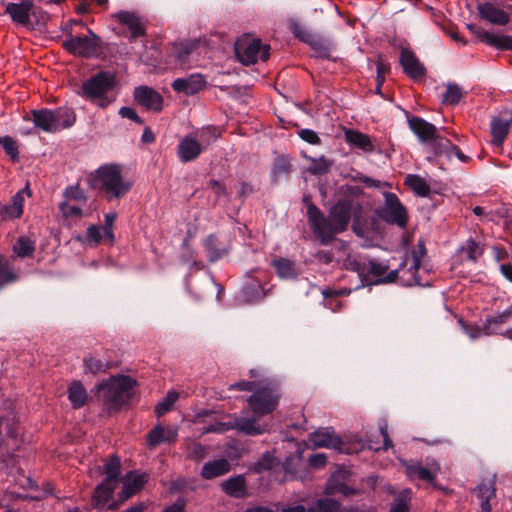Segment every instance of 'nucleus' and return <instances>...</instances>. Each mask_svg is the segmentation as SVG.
<instances>
[{
	"mask_svg": "<svg viewBox=\"0 0 512 512\" xmlns=\"http://www.w3.org/2000/svg\"><path fill=\"white\" fill-rule=\"evenodd\" d=\"M361 205L351 199H339L326 216L315 204L307 205V218L314 236L322 245L332 243L337 234L348 229L352 217L359 218Z\"/></svg>",
	"mask_w": 512,
	"mask_h": 512,
	"instance_id": "f257e3e1",
	"label": "nucleus"
},
{
	"mask_svg": "<svg viewBox=\"0 0 512 512\" xmlns=\"http://www.w3.org/2000/svg\"><path fill=\"white\" fill-rule=\"evenodd\" d=\"M135 385L136 381L129 376H111L96 386V398L106 410H118L128 403Z\"/></svg>",
	"mask_w": 512,
	"mask_h": 512,
	"instance_id": "f03ea898",
	"label": "nucleus"
},
{
	"mask_svg": "<svg viewBox=\"0 0 512 512\" xmlns=\"http://www.w3.org/2000/svg\"><path fill=\"white\" fill-rule=\"evenodd\" d=\"M91 183L94 188L103 191L109 201L122 198L132 187V183L123 177L118 164L100 166L91 174Z\"/></svg>",
	"mask_w": 512,
	"mask_h": 512,
	"instance_id": "7ed1b4c3",
	"label": "nucleus"
},
{
	"mask_svg": "<svg viewBox=\"0 0 512 512\" xmlns=\"http://www.w3.org/2000/svg\"><path fill=\"white\" fill-rule=\"evenodd\" d=\"M115 85L114 75L101 71L82 84V96L104 108L115 100L111 95Z\"/></svg>",
	"mask_w": 512,
	"mask_h": 512,
	"instance_id": "20e7f679",
	"label": "nucleus"
},
{
	"mask_svg": "<svg viewBox=\"0 0 512 512\" xmlns=\"http://www.w3.org/2000/svg\"><path fill=\"white\" fill-rule=\"evenodd\" d=\"M31 114L34 125L49 133L70 128L76 121L75 112L70 108L33 110Z\"/></svg>",
	"mask_w": 512,
	"mask_h": 512,
	"instance_id": "39448f33",
	"label": "nucleus"
},
{
	"mask_svg": "<svg viewBox=\"0 0 512 512\" xmlns=\"http://www.w3.org/2000/svg\"><path fill=\"white\" fill-rule=\"evenodd\" d=\"M280 394L275 384L261 381L257 389L248 397L247 403L254 414V418L267 415L276 410ZM258 422V420H256Z\"/></svg>",
	"mask_w": 512,
	"mask_h": 512,
	"instance_id": "423d86ee",
	"label": "nucleus"
},
{
	"mask_svg": "<svg viewBox=\"0 0 512 512\" xmlns=\"http://www.w3.org/2000/svg\"><path fill=\"white\" fill-rule=\"evenodd\" d=\"M235 53L241 63L251 65L268 59L269 46L263 45L259 39L244 36L235 43Z\"/></svg>",
	"mask_w": 512,
	"mask_h": 512,
	"instance_id": "0eeeda50",
	"label": "nucleus"
},
{
	"mask_svg": "<svg viewBox=\"0 0 512 512\" xmlns=\"http://www.w3.org/2000/svg\"><path fill=\"white\" fill-rule=\"evenodd\" d=\"M236 429L246 435H260L267 431V426L256 421L254 417H235L233 421L217 422L203 428L202 433H222Z\"/></svg>",
	"mask_w": 512,
	"mask_h": 512,
	"instance_id": "6e6552de",
	"label": "nucleus"
},
{
	"mask_svg": "<svg viewBox=\"0 0 512 512\" xmlns=\"http://www.w3.org/2000/svg\"><path fill=\"white\" fill-rule=\"evenodd\" d=\"M384 200V205L378 210V216L389 224L405 228L408 223V214L398 196L392 192H385Z\"/></svg>",
	"mask_w": 512,
	"mask_h": 512,
	"instance_id": "1a4fd4ad",
	"label": "nucleus"
},
{
	"mask_svg": "<svg viewBox=\"0 0 512 512\" xmlns=\"http://www.w3.org/2000/svg\"><path fill=\"white\" fill-rule=\"evenodd\" d=\"M101 39L90 29L85 36H72L65 40L63 47L71 54L80 57H93L98 55Z\"/></svg>",
	"mask_w": 512,
	"mask_h": 512,
	"instance_id": "9d476101",
	"label": "nucleus"
},
{
	"mask_svg": "<svg viewBox=\"0 0 512 512\" xmlns=\"http://www.w3.org/2000/svg\"><path fill=\"white\" fill-rule=\"evenodd\" d=\"M478 12L480 17L494 25H506L512 15V5L507 4L503 7H498L492 2H485L478 5Z\"/></svg>",
	"mask_w": 512,
	"mask_h": 512,
	"instance_id": "9b49d317",
	"label": "nucleus"
},
{
	"mask_svg": "<svg viewBox=\"0 0 512 512\" xmlns=\"http://www.w3.org/2000/svg\"><path fill=\"white\" fill-rule=\"evenodd\" d=\"M426 254V248L424 243L419 242L417 248L412 251V264L406 270H401V281L407 286L412 285H425L419 276V270L421 266L422 258Z\"/></svg>",
	"mask_w": 512,
	"mask_h": 512,
	"instance_id": "f8f14e48",
	"label": "nucleus"
},
{
	"mask_svg": "<svg viewBox=\"0 0 512 512\" xmlns=\"http://www.w3.org/2000/svg\"><path fill=\"white\" fill-rule=\"evenodd\" d=\"M114 17L119 23L128 28L131 40L145 35L146 22L138 14L130 11H120L116 13Z\"/></svg>",
	"mask_w": 512,
	"mask_h": 512,
	"instance_id": "ddd939ff",
	"label": "nucleus"
},
{
	"mask_svg": "<svg viewBox=\"0 0 512 512\" xmlns=\"http://www.w3.org/2000/svg\"><path fill=\"white\" fill-rule=\"evenodd\" d=\"M400 63L405 74L411 79L418 80L425 76V67L420 63L415 53L410 49L402 48Z\"/></svg>",
	"mask_w": 512,
	"mask_h": 512,
	"instance_id": "4468645a",
	"label": "nucleus"
},
{
	"mask_svg": "<svg viewBox=\"0 0 512 512\" xmlns=\"http://www.w3.org/2000/svg\"><path fill=\"white\" fill-rule=\"evenodd\" d=\"M135 101L147 110L159 112L162 109L163 98L152 88L141 86L134 91Z\"/></svg>",
	"mask_w": 512,
	"mask_h": 512,
	"instance_id": "2eb2a0df",
	"label": "nucleus"
},
{
	"mask_svg": "<svg viewBox=\"0 0 512 512\" xmlns=\"http://www.w3.org/2000/svg\"><path fill=\"white\" fill-rule=\"evenodd\" d=\"M26 189L18 191L12 198L10 203H0V222L18 219L23 214V206Z\"/></svg>",
	"mask_w": 512,
	"mask_h": 512,
	"instance_id": "dca6fc26",
	"label": "nucleus"
},
{
	"mask_svg": "<svg viewBox=\"0 0 512 512\" xmlns=\"http://www.w3.org/2000/svg\"><path fill=\"white\" fill-rule=\"evenodd\" d=\"M177 435V428L171 426L164 427L158 424L148 433L146 443L149 448L153 449L162 443L175 442Z\"/></svg>",
	"mask_w": 512,
	"mask_h": 512,
	"instance_id": "f3484780",
	"label": "nucleus"
},
{
	"mask_svg": "<svg viewBox=\"0 0 512 512\" xmlns=\"http://www.w3.org/2000/svg\"><path fill=\"white\" fill-rule=\"evenodd\" d=\"M33 8V0H21L19 3H8L5 7V14H8L12 21L20 25L30 23V12Z\"/></svg>",
	"mask_w": 512,
	"mask_h": 512,
	"instance_id": "a211bd4d",
	"label": "nucleus"
},
{
	"mask_svg": "<svg viewBox=\"0 0 512 512\" xmlns=\"http://www.w3.org/2000/svg\"><path fill=\"white\" fill-rule=\"evenodd\" d=\"M512 124V114L503 111L491 121V134L493 143L500 146L506 138Z\"/></svg>",
	"mask_w": 512,
	"mask_h": 512,
	"instance_id": "6ab92c4d",
	"label": "nucleus"
},
{
	"mask_svg": "<svg viewBox=\"0 0 512 512\" xmlns=\"http://www.w3.org/2000/svg\"><path fill=\"white\" fill-rule=\"evenodd\" d=\"M408 125L422 143L429 144L437 134V128L418 116L408 118Z\"/></svg>",
	"mask_w": 512,
	"mask_h": 512,
	"instance_id": "aec40b11",
	"label": "nucleus"
},
{
	"mask_svg": "<svg viewBox=\"0 0 512 512\" xmlns=\"http://www.w3.org/2000/svg\"><path fill=\"white\" fill-rule=\"evenodd\" d=\"M206 81L200 74H192L186 78H178L173 81L172 88L176 92L193 95L204 88Z\"/></svg>",
	"mask_w": 512,
	"mask_h": 512,
	"instance_id": "412c9836",
	"label": "nucleus"
},
{
	"mask_svg": "<svg viewBox=\"0 0 512 512\" xmlns=\"http://www.w3.org/2000/svg\"><path fill=\"white\" fill-rule=\"evenodd\" d=\"M309 440L316 447L340 449L341 440L330 428H322L310 434Z\"/></svg>",
	"mask_w": 512,
	"mask_h": 512,
	"instance_id": "4be33fe9",
	"label": "nucleus"
},
{
	"mask_svg": "<svg viewBox=\"0 0 512 512\" xmlns=\"http://www.w3.org/2000/svg\"><path fill=\"white\" fill-rule=\"evenodd\" d=\"M468 28L472 32L477 33L481 42L499 50L512 51V36H498L487 31H478L477 27L474 25H468Z\"/></svg>",
	"mask_w": 512,
	"mask_h": 512,
	"instance_id": "5701e85b",
	"label": "nucleus"
},
{
	"mask_svg": "<svg viewBox=\"0 0 512 512\" xmlns=\"http://www.w3.org/2000/svg\"><path fill=\"white\" fill-rule=\"evenodd\" d=\"M512 317V304L496 315L486 317L484 321V335H503L505 332L502 331L501 325L507 323Z\"/></svg>",
	"mask_w": 512,
	"mask_h": 512,
	"instance_id": "b1692460",
	"label": "nucleus"
},
{
	"mask_svg": "<svg viewBox=\"0 0 512 512\" xmlns=\"http://www.w3.org/2000/svg\"><path fill=\"white\" fill-rule=\"evenodd\" d=\"M117 485L112 483H107L103 481L98 484L95 488L94 495L92 498V504L95 508H108L115 509L117 505L114 503H109V499L113 494Z\"/></svg>",
	"mask_w": 512,
	"mask_h": 512,
	"instance_id": "393cba45",
	"label": "nucleus"
},
{
	"mask_svg": "<svg viewBox=\"0 0 512 512\" xmlns=\"http://www.w3.org/2000/svg\"><path fill=\"white\" fill-rule=\"evenodd\" d=\"M201 143L196 139L186 136L182 138L178 145V157L184 163L195 160L202 152Z\"/></svg>",
	"mask_w": 512,
	"mask_h": 512,
	"instance_id": "a878e982",
	"label": "nucleus"
},
{
	"mask_svg": "<svg viewBox=\"0 0 512 512\" xmlns=\"http://www.w3.org/2000/svg\"><path fill=\"white\" fill-rule=\"evenodd\" d=\"M231 469V465L227 459L221 458L206 462L201 469V476L210 480L227 474Z\"/></svg>",
	"mask_w": 512,
	"mask_h": 512,
	"instance_id": "bb28decb",
	"label": "nucleus"
},
{
	"mask_svg": "<svg viewBox=\"0 0 512 512\" xmlns=\"http://www.w3.org/2000/svg\"><path fill=\"white\" fill-rule=\"evenodd\" d=\"M147 481L146 474L129 473L123 480L122 500H126L142 489Z\"/></svg>",
	"mask_w": 512,
	"mask_h": 512,
	"instance_id": "cd10ccee",
	"label": "nucleus"
},
{
	"mask_svg": "<svg viewBox=\"0 0 512 512\" xmlns=\"http://www.w3.org/2000/svg\"><path fill=\"white\" fill-rule=\"evenodd\" d=\"M389 267L385 263L379 262L377 260H370L369 267L367 271L373 276L379 278V282L391 283L394 282L398 278L399 272L404 270L403 268L394 269L388 272Z\"/></svg>",
	"mask_w": 512,
	"mask_h": 512,
	"instance_id": "c85d7f7f",
	"label": "nucleus"
},
{
	"mask_svg": "<svg viewBox=\"0 0 512 512\" xmlns=\"http://www.w3.org/2000/svg\"><path fill=\"white\" fill-rule=\"evenodd\" d=\"M344 135L345 141L350 146L359 148L362 151L368 153L374 150V145L369 135L354 129H346Z\"/></svg>",
	"mask_w": 512,
	"mask_h": 512,
	"instance_id": "c756f323",
	"label": "nucleus"
},
{
	"mask_svg": "<svg viewBox=\"0 0 512 512\" xmlns=\"http://www.w3.org/2000/svg\"><path fill=\"white\" fill-rule=\"evenodd\" d=\"M429 146L436 156H445L448 159L453 157V150H456V145L438 133L429 143Z\"/></svg>",
	"mask_w": 512,
	"mask_h": 512,
	"instance_id": "7c9ffc66",
	"label": "nucleus"
},
{
	"mask_svg": "<svg viewBox=\"0 0 512 512\" xmlns=\"http://www.w3.org/2000/svg\"><path fill=\"white\" fill-rule=\"evenodd\" d=\"M67 394L74 409L81 408L86 404L88 395L80 381H73L68 387Z\"/></svg>",
	"mask_w": 512,
	"mask_h": 512,
	"instance_id": "2f4dec72",
	"label": "nucleus"
},
{
	"mask_svg": "<svg viewBox=\"0 0 512 512\" xmlns=\"http://www.w3.org/2000/svg\"><path fill=\"white\" fill-rule=\"evenodd\" d=\"M276 274L282 279L296 278L298 271L295 262L287 258H277L272 261Z\"/></svg>",
	"mask_w": 512,
	"mask_h": 512,
	"instance_id": "473e14b6",
	"label": "nucleus"
},
{
	"mask_svg": "<svg viewBox=\"0 0 512 512\" xmlns=\"http://www.w3.org/2000/svg\"><path fill=\"white\" fill-rule=\"evenodd\" d=\"M204 247L209 260L214 262L228 253V249L222 246L216 235H209L204 241Z\"/></svg>",
	"mask_w": 512,
	"mask_h": 512,
	"instance_id": "72a5a7b5",
	"label": "nucleus"
},
{
	"mask_svg": "<svg viewBox=\"0 0 512 512\" xmlns=\"http://www.w3.org/2000/svg\"><path fill=\"white\" fill-rule=\"evenodd\" d=\"M438 470V466H436V468L432 470L422 467L421 465L418 464L406 465V474L410 479L418 478L427 482L434 481Z\"/></svg>",
	"mask_w": 512,
	"mask_h": 512,
	"instance_id": "f704fd0d",
	"label": "nucleus"
},
{
	"mask_svg": "<svg viewBox=\"0 0 512 512\" xmlns=\"http://www.w3.org/2000/svg\"><path fill=\"white\" fill-rule=\"evenodd\" d=\"M35 241L29 236H20L13 245V253L16 257L24 259L33 256Z\"/></svg>",
	"mask_w": 512,
	"mask_h": 512,
	"instance_id": "c9c22d12",
	"label": "nucleus"
},
{
	"mask_svg": "<svg viewBox=\"0 0 512 512\" xmlns=\"http://www.w3.org/2000/svg\"><path fill=\"white\" fill-rule=\"evenodd\" d=\"M405 185L416 195L426 197L430 193V186L424 178L419 175L409 174L406 176Z\"/></svg>",
	"mask_w": 512,
	"mask_h": 512,
	"instance_id": "e433bc0d",
	"label": "nucleus"
},
{
	"mask_svg": "<svg viewBox=\"0 0 512 512\" xmlns=\"http://www.w3.org/2000/svg\"><path fill=\"white\" fill-rule=\"evenodd\" d=\"M83 365L85 373H91L93 375L106 372L109 368H111L110 362L102 361L101 359L92 354H88L84 357Z\"/></svg>",
	"mask_w": 512,
	"mask_h": 512,
	"instance_id": "4c0bfd02",
	"label": "nucleus"
},
{
	"mask_svg": "<svg viewBox=\"0 0 512 512\" xmlns=\"http://www.w3.org/2000/svg\"><path fill=\"white\" fill-rule=\"evenodd\" d=\"M196 48L195 41H185L175 43L173 45V56L179 63L181 67H184L187 63L188 56L192 53V51Z\"/></svg>",
	"mask_w": 512,
	"mask_h": 512,
	"instance_id": "58836bf2",
	"label": "nucleus"
},
{
	"mask_svg": "<svg viewBox=\"0 0 512 512\" xmlns=\"http://www.w3.org/2000/svg\"><path fill=\"white\" fill-rule=\"evenodd\" d=\"M120 468L121 463L118 457L114 456L107 460L104 464L105 479L103 481L117 485L120 476Z\"/></svg>",
	"mask_w": 512,
	"mask_h": 512,
	"instance_id": "ea45409f",
	"label": "nucleus"
},
{
	"mask_svg": "<svg viewBox=\"0 0 512 512\" xmlns=\"http://www.w3.org/2000/svg\"><path fill=\"white\" fill-rule=\"evenodd\" d=\"M460 251L466 255L468 260L475 263L483 255L484 247L481 243L469 238L461 247Z\"/></svg>",
	"mask_w": 512,
	"mask_h": 512,
	"instance_id": "a19ab883",
	"label": "nucleus"
},
{
	"mask_svg": "<svg viewBox=\"0 0 512 512\" xmlns=\"http://www.w3.org/2000/svg\"><path fill=\"white\" fill-rule=\"evenodd\" d=\"M63 196L65 198L64 201L77 203L84 206L86 205L88 200L85 191L82 188H80L78 184L66 187L63 192Z\"/></svg>",
	"mask_w": 512,
	"mask_h": 512,
	"instance_id": "79ce46f5",
	"label": "nucleus"
},
{
	"mask_svg": "<svg viewBox=\"0 0 512 512\" xmlns=\"http://www.w3.org/2000/svg\"><path fill=\"white\" fill-rule=\"evenodd\" d=\"M183 448L187 457L195 461L202 460L206 455V447L194 440H185Z\"/></svg>",
	"mask_w": 512,
	"mask_h": 512,
	"instance_id": "37998d69",
	"label": "nucleus"
},
{
	"mask_svg": "<svg viewBox=\"0 0 512 512\" xmlns=\"http://www.w3.org/2000/svg\"><path fill=\"white\" fill-rule=\"evenodd\" d=\"M222 489L231 496H240L245 490V479L243 476L229 478L222 483Z\"/></svg>",
	"mask_w": 512,
	"mask_h": 512,
	"instance_id": "c03bdc74",
	"label": "nucleus"
},
{
	"mask_svg": "<svg viewBox=\"0 0 512 512\" xmlns=\"http://www.w3.org/2000/svg\"><path fill=\"white\" fill-rule=\"evenodd\" d=\"M83 206L77 203L63 201L59 204V210L66 219L81 218L83 216Z\"/></svg>",
	"mask_w": 512,
	"mask_h": 512,
	"instance_id": "a18cd8bd",
	"label": "nucleus"
},
{
	"mask_svg": "<svg viewBox=\"0 0 512 512\" xmlns=\"http://www.w3.org/2000/svg\"><path fill=\"white\" fill-rule=\"evenodd\" d=\"M16 279L17 274L12 270L9 261L0 255V288Z\"/></svg>",
	"mask_w": 512,
	"mask_h": 512,
	"instance_id": "49530a36",
	"label": "nucleus"
},
{
	"mask_svg": "<svg viewBox=\"0 0 512 512\" xmlns=\"http://www.w3.org/2000/svg\"><path fill=\"white\" fill-rule=\"evenodd\" d=\"M0 146L13 161L19 159V146L14 138L8 135L0 136Z\"/></svg>",
	"mask_w": 512,
	"mask_h": 512,
	"instance_id": "de8ad7c7",
	"label": "nucleus"
},
{
	"mask_svg": "<svg viewBox=\"0 0 512 512\" xmlns=\"http://www.w3.org/2000/svg\"><path fill=\"white\" fill-rule=\"evenodd\" d=\"M411 490H403L395 499L390 512H409V501L411 499Z\"/></svg>",
	"mask_w": 512,
	"mask_h": 512,
	"instance_id": "09e8293b",
	"label": "nucleus"
},
{
	"mask_svg": "<svg viewBox=\"0 0 512 512\" xmlns=\"http://www.w3.org/2000/svg\"><path fill=\"white\" fill-rule=\"evenodd\" d=\"M342 265L349 270L356 271L358 273L363 272L366 267L361 261L359 255L347 252L346 257L342 260Z\"/></svg>",
	"mask_w": 512,
	"mask_h": 512,
	"instance_id": "8fccbe9b",
	"label": "nucleus"
},
{
	"mask_svg": "<svg viewBox=\"0 0 512 512\" xmlns=\"http://www.w3.org/2000/svg\"><path fill=\"white\" fill-rule=\"evenodd\" d=\"M177 399L178 393L175 391H169L166 397L162 401H160L155 408V413L157 414V416L160 417L167 413L168 411H170L174 403L177 401Z\"/></svg>",
	"mask_w": 512,
	"mask_h": 512,
	"instance_id": "3c124183",
	"label": "nucleus"
},
{
	"mask_svg": "<svg viewBox=\"0 0 512 512\" xmlns=\"http://www.w3.org/2000/svg\"><path fill=\"white\" fill-rule=\"evenodd\" d=\"M463 96L462 88L457 84H448L446 86V91L443 95V101L445 103H449L455 105L459 103Z\"/></svg>",
	"mask_w": 512,
	"mask_h": 512,
	"instance_id": "603ef678",
	"label": "nucleus"
},
{
	"mask_svg": "<svg viewBox=\"0 0 512 512\" xmlns=\"http://www.w3.org/2000/svg\"><path fill=\"white\" fill-rule=\"evenodd\" d=\"M350 293V290L340 289V290H329L324 292L326 305L334 312L338 311L341 308V303L333 299V296H341L347 295Z\"/></svg>",
	"mask_w": 512,
	"mask_h": 512,
	"instance_id": "864d4df0",
	"label": "nucleus"
},
{
	"mask_svg": "<svg viewBox=\"0 0 512 512\" xmlns=\"http://www.w3.org/2000/svg\"><path fill=\"white\" fill-rule=\"evenodd\" d=\"M221 135L219 129L213 126L205 127L200 132V139L203 144L206 146L210 145L212 142L216 141Z\"/></svg>",
	"mask_w": 512,
	"mask_h": 512,
	"instance_id": "5fc2aeb1",
	"label": "nucleus"
},
{
	"mask_svg": "<svg viewBox=\"0 0 512 512\" xmlns=\"http://www.w3.org/2000/svg\"><path fill=\"white\" fill-rule=\"evenodd\" d=\"M480 497L482 498L481 510L482 512H491L489 500L494 496L495 490L492 486L486 487L485 485L479 487Z\"/></svg>",
	"mask_w": 512,
	"mask_h": 512,
	"instance_id": "6e6d98bb",
	"label": "nucleus"
},
{
	"mask_svg": "<svg viewBox=\"0 0 512 512\" xmlns=\"http://www.w3.org/2000/svg\"><path fill=\"white\" fill-rule=\"evenodd\" d=\"M330 166L331 163L324 157H321L320 159H315L312 161L309 170L314 175H321L328 172Z\"/></svg>",
	"mask_w": 512,
	"mask_h": 512,
	"instance_id": "4d7b16f0",
	"label": "nucleus"
},
{
	"mask_svg": "<svg viewBox=\"0 0 512 512\" xmlns=\"http://www.w3.org/2000/svg\"><path fill=\"white\" fill-rule=\"evenodd\" d=\"M117 215L115 213L105 214V223L101 227L103 229L105 238H107L111 243L114 241V233H113V224Z\"/></svg>",
	"mask_w": 512,
	"mask_h": 512,
	"instance_id": "13d9d810",
	"label": "nucleus"
},
{
	"mask_svg": "<svg viewBox=\"0 0 512 512\" xmlns=\"http://www.w3.org/2000/svg\"><path fill=\"white\" fill-rule=\"evenodd\" d=\"M105 237L103 229L97 225H91L87 229V240L95 245Z\"/></svg>",
	"mask_w": 512,
	"mask_h": 512,
	"instance_id": "bf43d9fd",
	"label": "nucleus"
},
{
	"mask_svg": "<svg viewBox=\"0 0 512 512\" xmlns=\"http://www.w3.org/2000/svg\"><path fill=\"white\" fill-rule=\"evenodd\" d=\"M298 136L305 142L312 145H319L321 139L318 134L312 129H300L298 130Z\"/></svg>",
	"mask_w": 512,
	"mask_h": 512,
	"instance_id": "052dcab7",
	"label": "nucleus"
},
{
	"mask_svg": "<svg viewBox=\"0 0 512 512\" xmlns=\"http://www.w3.org/2000/svg\"><path fill=\"white\" fill-rule=\"evenodd\" d=\"M291 29L293 34L303 42L309 43L313 38L310 31L299 23H293Z\"/></svg>",
	"mask_w": 512,
	"mask_h": 512,
	"instance_id": "680f3d73",
	"label": "nucleus"
},
{
	"mask_svg": "<svg viewBox=\"0 0 512 512\" xmlns=\"http://www.w3.org/2000/svg\"><path fill=\"white\" fill-rule=\"evenodd\" d=\"M459 323L461 324V327L463 328L464 332L471 339H477L480 336L484 335V324L482 326L468 325L464 323L462 320H460Z\"/></svg>",
	"mask_w": 512,
	"mask_h": 512,
	"instance_id": "e2e57ef3",
	"label": "nucleus"
},
{
	"mask_svg": "<svg viewBox=\"0 0 512 512\" xmlns=\"http://www.w3.org/2000/svg\"><path fill=\"white\" fill-rule=\"evenodd\" d=\"M340 191L344 196L343 199H351L353 201H355L354 198H358L363 193L361 187L348 184L341 186Z\"/></svg>",
	"mask_w": 512,
	"mask_h": 512,
	"instance_id": "0e129e2a",
	"label": "nucleus"
},
{
	"mask_svg": "<svg viewBox=\"0 0 512 512\" xmlns=\"http://www.w3.org/2000/svg\"><path fill=\"white\" fill-rule=\"evenodd\" d=\"M316 505L322 512H335L339 509V502L331 498L319 499Z\"/></svg>",
	"mask_w": 512,
	"mask_h": 512,
	"instance_id": "69168bd1",
	"label": "nucleus"
},
{
	"mask_svg": "<svg viewBox=\"0 0 512 512\" xmlns=\"http://www.w3.org/2000/svg\"><path fill=\"white\" fill-rule=\"evenodd\" d=\"M261 384L260 382L256 381H239L234 384H231L229 389L230 390H241V391H252L254 392L257 387Z\"/></svg>",
	"mask_w": 512,
	"mask_h": 512,
	"instance_id": "338daca9",
	"label": "nucleus"
},
{
	"mask_svg": "<svg viewBox=\"0 0 512 512\" xmlns=\"http://www.w3.org/2000/svg\"><path fill=\"white\" fill-rule=\"evenodd\" d=\"M309 465L314 468H321L327 462V456L324 453H316L309 457Z\"/></svg>",
	"mask_w": 512,
	"mask_h": 512,
	"instance_id": "774afa93",
	"label": "nucleus"
}]
</instances>
